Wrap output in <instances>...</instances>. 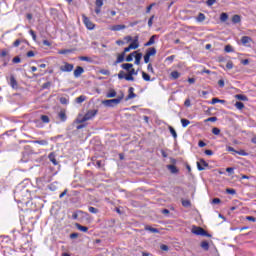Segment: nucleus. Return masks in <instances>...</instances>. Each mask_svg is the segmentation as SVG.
<instances>
[{"label":"nucleus","mask_w":256,"mask_h":256,"mask_svg":"<svg viewBox=\"0 0 256 256\" xmlns=\"http://www.w3.org/2000/svg\"><path fill=\"white\" fill-rule=\"evenodd\" d=\"M124 97L125 94L122 93L117 98L102 101V105H104V107H116V105H119V103L123 101Z\"/></svg>","instance_id":"f257e3e1"},{"label":"nucleus","mask_w":256,"mask_h":256,"mask_svg":"<svg viewBox=\"0 0 256 256\" xmlns=\"http://www.w3.org/2000/svg\"><path fill=\"white\" fill-rule=\"evenodd\" d=\"M153 19H155V16H151L148 20V27H153Z\"/></svg>","instance_id":"4d7b16f0"},{"label":"nucleus","mask_w":256,"mask_h":256,"mask_svg":"<svg viewBox=\"0 0 256 256\" xmlns=\"http://www.w3.org/2000/svg\"><path fill=\"white\" fill-rule=\"evenodd\" d=\"M212 133H213V135H220L221 134V129H219L217 127H214L212 129Z\"/></svg>","instance_id":"c03bdc74"},{"label":"nucleus","mask_w":256,"mask_h":256,"mask_svg":"<svg viewBox=\"0 0 256 256\" xmlns=\"http://www.w3.org/2000/svg\"><path fill=\"white\" fill-rule=\"evenodd\" d=\"M160 249H161L162 251H169V246H167V245H165V244H162V245L160 246Z\"/></svg>","instance_id":"e2e57ef3"},{"label":"nucleus","mask_w":256,"mask_h":256,"mask_svg":"<svg viewBox=\"0 0 256 256\" xmlns=\"http://www.w3.org/2000/svg\"><path fill=\"white\" fill-rule=\"evenodd\" d=\"M185 107H191V100L187 98L184 102Z\"/></svg>","instance_id":"0e129e2a"},{"label":"nucleus","mask_w":256,"mask_h":256,"mask_svg":"<svg viewBox=\"0 0 256 256\" xmlns=\"http://www.w3.org/2000/svg\"><path fill=\"white\" fill-rule=\"evenodd\" d=\"M226 193H228V195H235L237 191L233 188H228L226 189Z\"/></svg>","instance_id":"37998d69"},{"label":"nucleus","mask_w":256,"mask_h":256,"mask_svg":"<svg viewBox=\"0 0 256 256\" xmlns=\"http://www.w3.org/2000/svg\"><path fill=\"white\" fill-rule=\"evenodd\" d=\"M79 59H80V61H86L87 63H93V59L91 57L80 56Z\"/></svg>","instance_id":"cd10ccee"},{"label":"nucleus","mask_w":256,"mask_h":256,"mask_svg":"<svg viewBox=\"0 0 256 256\" xmlns=\"http://www.w3.org/2000/svg\"><path fill=\"white\" fill-rule=\"evenodd\" d=\"M135 88H133V87H130L129 89H128V96L126 97V101H129V99H135V97H137V94H135Z\"/></svg>","instance_id":"1a4fd4ad"},{"label":"nucleus","mask_w":256,"mask_h":256,"mask_svg":"<svg viewBox=\"0 0 256 256\" xmlns=\"http://www.w3.org/2000/svg\"><path fill=\"white\" fill-rule=\"evenodd\" d=\"M96 7L102 8L103 7V0H96Z\"/></svg>","instance_id":"13d9d810"},{"label":"nucleus","mask_w":256,"mask_h":256,"mask_svg":"<svg viewBox=\"0 0 256 256\" xmlns=\"http://www.w3.org/2000/svg\"><path fill=\"white\" fill-rule=\"evenodd\" d=\"M145 230H146V231H150V233H159V229L153 228V227H151V226H146V227H145Z\"/></svg>","instance_id":"c85d7f7f"},{"label":"nucleus","mask_w":256,"mask_h":256,"mask_svg":"<svg viewBox=\"0 0 256 256\" xmlns=\"http://www.w3.org/2000/svg\"><path fill=\"white\" fill-rule=\"evenodd\" d=\"M75 227L78 229V231H82V233H87L89 231V228L87 226H83L79 223H76Z\"/></svg>","instance_id":"f8f14e48"},{"label":"nucleus","mask_w":256,"mask_h":256,"mask_svg":"<svg viewBox=\"0 0 256 256\" xmlns=\"http://www.w3.org/2000/svg\"><path fill=\"white\" fill-rule=\"evenodd\" d=\"M37 145H49V142L47 140H36L34 141Z\"/></svg>","instance_id":"a19ab883"},{"label":"nucleus","mask_w":256,"mask_h":256,"mask_svg":"<svg viewBox=\"0 0 256 256\" xmlns=\"http://www.w3.org/2000/svg\"><path fill=\"white\" fill-rule=\"evenodd\" d=\"M83 101H85V96L83 95L76 98V103H83Z\"/></svg>","instance_id":"603ef678"},{"label":"nucleus","mask_w":256,"mask_h":256,"mask_svg":"<svg viewBox=\"0 0 256 256\" xmlns=\"http://www.w3.org/2000/svg\"><path fill=\"white\" fill-rule=\"evenodd\" d=\"M73 69H74L73 64H70L67 62H65L64 65L60 66V71H62L63 73H71Z\"/></svg>","instance_id":"20e7f679"},{"label":"nucleus","mask_w":256,"mask_h":256,"mask_svg":"<svg viewBox=\"0 0 256 256\" xmlns=\"http://www.w3.org/2000/svg\"><path fill=\"white\" fill-rule=\"evenodd\" d=\"M142 79L144 81H151V76L147 72L142 71Z\"/></svg>","instance_id":"7c9ffc66"},{"label":"nucleus","mask_w":256,"mask_h":256,"mask_svg":"<svg viewBox=\"0 0 256 256\" xmlns=\"http://www.w3.org/2000/svg\"><path fill=\"white\" fill-rule=\"evenodd\" d=\"M181 124H182V127H187L188 125H191V121L185 119V118H182L181 119Z\"/></svg>","instance_id":"72a5a7b5"},{"label":"nucleus","mask_w":256,"mask_h":256,"mask_svg":"<svg viewBox=\"0 0 256 256\" xmlns=\"http://www.w3.org/2000/svg\"><path fill=\"white\" fill-rule=\"evenodd\" d=\"M205 121V123H209V122H211V123H215V121H217V117H210V118H208V119H206V120H204Z\"/></svg>","instance_id":"de8ad7c7"},{"label":"nucleus","mask_w":256,"mask_h":256,"mask_svg":"<svg viewBox=\"0 0 256 256\" xmlns=\"http://www.w3.org/2000/svg\"><path fill=\"white\" fill-rule=\"evenodd\" d=\"M232 22H233V23H241V16H239V15H234V16L232 17Z\"/></svg>","instance_id":"58836bf2"},{"label":"nucleus","mask_w":256,"mask_h":256,"mask_svg":"<svg viewBox=\"0 0 256 256\" xmlns=\"http://www.w3.org/2000/svg\"><path fill=\"white\" fill-rule=\"evenodd\" d=\"M107 99H113V97H117V91L115 89H110L106 94Z\"/></svg>","instance_id":"ddd939ff"},{"label":"nucleus","mask_w":256,"mask_h":256,"mask_svg":"<svg viewBox=\"0 0 256 256\" xmlns=\"http://www.w3.org/2000/svg\"><path fill=\"white\" fill-rule=\"evenodd\" d=\"M125 72L123 70H121L119 73H118V79H125Z\"/></svg>","instance_id":"864d4df0"},{"label":"nucleus","mask_w":256,"mask_h":256,"mask_svg":"<svg viewBox=\"0 0 256 256\" xmlns=\"http://www.w3.org/2000/svg\"><path fill=\"white\" fill-rule=\"evenodd\" d=\"M235 153L241 155L242 157H247V155H249V153L245 152V150L236 151Z\"/></svg>","instance_id":"a18cd8bd"},{"label":"nucleus","mask_w":256,"mask_h":256,"mask_svg":"<svg viewBox=\"0 0 256 256\" xmlns=\"http://www.w3.org/2000/svg\"><path fill=\"white\" fill-rule=\"evenodd\" d=\"M58 117H59L60 121H67V114H65V111H60L58 113Z\"/></svg>","instance_id":"5701e85b"},{"label":"nucleus","mask_w":256,"mask_h":256,"mask_svg":"<svg viewBox=\"0 0 256 256\" xmlns=\"http://www.w3.org/2000/svg\"><path fill=\"white\" fill-rule=\"evenodd\" d=\"M215 3H217V0H207L206 1V5L208 7H212V5H215Z\"/></svg>","instance_id":"09e8293b"},{"label":"nucleus","mask_w":256,"mask_h":256,"mask_svg":"<svg viewBox=\"0 0 256 256\" xmlns=\"http://www.w3.org/2000/svg\"><path fill=\"white\" fill-rule=\"evenodd\" d=\"M147 71H148L149 73H155V70L153 69V65H152V64H148V66H147Z\"/></svg>","instance_id":"5fc2aeb1"},{"label":"nucleus","mask_w":256,"mask_h":256,"mask_svg":"<svg viewBox=\"0 0 256 256\" xmlns=\"http://www.w3.org/2000/svg\"><path fill=\"white\" fill-rule=\"evenodd\" d=\"M95 115H97V110H89L83 117L79 116L77 118V123H85V121H91Z\"/></svg>","instance_id":"f03ea898"},{"label":"nucleus","mask_w":256,"mask_h":256,"mask_svg":"<svg viewBox=\"0 0 256 256\" xmlns=\"http://www.w3.org/2000/svg\"><path fill=\"white\" fill-rule=\"evenodd\" d=\"M201 248L204 249V251H209V242L203 241L201 243Z\"/></svg>","instance_id":"473e14b6"},{"label":"nucleus","mask_w":256,"mask_h":256,"mask_svg":"<svg viewBox=\"0 0 256 256\" xmlns=\"http://www.w3.org/2000/svg\"><path fill=\"white\" fill-rule=\"evenodd\" d=\"M235 99H238V101H249V98L243 94H236Z\"/></svg>","instance_id":"aec40b11"},{"label":"nucleus","mask_w":256,"mask_h":256,"mask_svg":"<svg viewBox=\"0 0 256 256\" xmlns=\"http://www.w3.org/2000/svg\"><path fill=\"white\" fill-rule=\"evenodd\" d=\"M205 19H206L205 14L199 13L198 16H197V18H196V21H197L198 23H203V21H205Z\"/></svg>","instance_id":"393cba45"},{"label":"nucleus","mask_w":256,"mask_h":256,"mask_svg":"<svg viewBox=\"0 0 256 256\" xmlns=\"http://www.w3.org/2000/svg\"><path fill=\"white\" fill-rule=\"evenodd\" d=\"M226 69H233V62L232 61L227 62Z\"/></svg>","instance_id":"052dcab7"},{"label":"nucleus","mask_w":256,"mask_h":256,"mask_svg":"<svg viewBox=\"0 0 256 256\" xmlns=\"http://www.w3.org/2000/svg\"><path fill=\"white\" fill-rule=\"evenodd\" d=\"M123 29H127V26L125 25H114L111 28V31H121Z\"/></svg>","instance_id":"6ab92c4d"},{"label":"nucleus","mask_w":256,"mask_h":256,"mask_svg":"<svg viewBox=\"0 0 256 256\" xmlns=\"http://www.w3.org/2000/svg\"><path fill=\"white\" fill-rule=\"evenodd\" d=\"M40 120L42 121V123H49L51 121L49 119V116H47V115H41Z\"/></svg>","instance_id":"2f4dec72"},{"label":"nucleus","mask_w":256,"mask_h":256,"mask_svg":"<svg viewBox=\"0 0 256 256\" xmlns=\"http://www.w3.org/2000/svg\"><path fill=\"white\" fill-rule=\"evenodd\" d=\"M167 169L170 170V173H172L174 175L179 173V169L176 168V166L173 164L167 165Z\"/></svg>","instance_id":"4468645a"},{"label":"nucleus","mask_w":256,"mask_h":256,"mask_svg":"<svg viewBox=\"0 0 256 256\" xmlns=\"http://www.w3.org/2000/svg\"><path fill=\"white\" fill-rule=\"evenodd\" d=\"M206 167H209V163H207L205 160L200 159V161L197 162L198 171H205Z\"/></svg>","instance_id":"423d86ee"},{"label":"nucleus","mask_w":256,"mask_h":256,"mask_svg":"<svg viewBox=\"0 0 256 256\" xmlns=\"http://www.w3.org/2000/svg\"><path fill=\"white\" fill-rule=\"evenodd\" d=\"M224 51L226 53H233V46L232 45H226Z\"/></svg>","instance_id":"79ce46f5"},{"label":"nucleus","mask_w":256,"mask_h":256,"mask_svg":"<svg viewBox=\"0 0 256 256\" xmlns=\"http://www.w3.org/2000/svg\"><path fill=\"white\" fill-rule=\"evenodd\" d=\"M88 211H89V213H93L94 215H97V213H99V209H97V208H95L93 206H90L88 208Z\"/></svg>","instance_id":"4c0bfd02"},{"label":"nucleus","mask_w":256,"mask_h":256,"mask_svg":"<svg viewBox=\"0 0 256 256\" xmlns=\"http://www.w3.org/2000/svg\"><path fill=\"white\" fill-rule=\"evenodd\" d=\"M229 19V15H227V13H222L220 15V21H222V23H225V21H227Z\"/></svg>","instance_id":"c9c22d12"},{"label":"nucleus","mask_w":256,"mask_h":256,"mask_svg":"<svg viewBox=\"0 0 256 256\" xmlns=\"http://www.w3.org/2000/svg\"><path fill=\"white\" fill-rule=\"evenodd\" d=\"M235 107H236V109L241 111V110L245 109V104H243V102L238 101V102L235 103Z\"/></svg>","instance_id":"a878e982"},{"label":"nucleus","mask_w":256,"mask_h":256,"mask_svg":"<svg viewBox=\"0 0 256 256\" xmlns=\"http://www.w3.org/2000/svg\"><path fill=\"white\" fill-rule=\"evenodd\" d=\"M212 203H213V205H219V203H221V199H219V198H214V199L212 200Z\"/></svg>","instance_id":"bf43d9fd"},{"label":"nucleus","mask_w":256,"mask_h":256,"mask_svg":"<svg viewBox=\"0 0 256 256\" xmlns=\"http://www.w3.org/2000/svg\"><path fill=\"white\" fill-rule=\"evenodd\" d=\"M13 63H21V58L19 56H16L13 58Z\"/></svg>","instance_id":"338daca9"},{"label":"nucleus","mask_w":256,"mask_h":256,"mask_svg":"<svg viewBox=\"0 0 256 256\" xmlns=\"http://www.w3.org/2000/svg\"><path fill=\"white\" fill-rule=\"evenodd\" d=\"M83 73H85V69L81 66H78L75 70H74V77L76 79H79V77H81V75H83Z\"/></svg>","instance_id":"0eeeda50"},{"label":"nucleus","mask_w":256,"mask_h":256,"mask_svg":"<svg viewBox=\"0 0 256 256\" xmlns=\"http://www.w3.org/2000/svg\"><path fill=\"white\" fill-rule=\"evenodd\" d=\"M155 37H157V35L151 36L149 41L145 44V46L146 47H151V45L155 44Z\"/></svg>","instance_id":"b1692460"},{"label":"nucleus","mask_w":256,"mask_h":256,"mask_svg":"<svg viewBox=\"0 0 256 256\" xmlns=\"http://www.w3.org/2000/svg\"><path fill=\"white\" fill-rule=\"evenodd\" d=\"M135 54H137V51L132 52L130 55L126 57L127 63H131L133 61V58L135 57Z\"/></svg>","instance_id":"bb28decb"},{"label":"nucleus","mask_w":256,"mask_h":256,"mask_svg":"<svg viewBox=\"0 0 256 256\" xmlns=\"http://www.w3.org/2000/svg\"><path fill=\"white\" fill-rule=\"evenodd\" d=\"M76 49L75 48H72V49H62V50H59L58 53L59 55H69L71 53H75Z\"/></svg>","instance_id":"9b49d317"},{"label":"nucleus","mask_w":256,"mask_h":256,"mask_svg":"<svg viewBox=\"0 0 256 256\" xmlns=\"http://www.w3.org/2000/svg\"><path fill=\"white\" fill-rule=\"evenodd\" d=\"M246 221H252V223H255L256 218L253 217V216H247V217H246Z\"/></svg>","instance_id":"680f3d73"},{"label":"nucleus","mask_w":256,"mask_h":256,"mask_svg":"<svg viewBox=\"0 0 256 256\" xmlns=\"http://www.w3.org/2000/svg\"><path fill=\"white\" fill-rule=\"evenodd\" d=\"M129 46L131 49H139V36H136Z\"/></svg>","instance_id":"9d476101"},{"label":"nucleus","mask_w":256,"mask_h":256,"mask_svg":"<svg viewBox=\"0 0 256 256\" xmlns=\"http://www.w3.org/2000/svg\"><path fill=\"white\" fill-rule=\"evenodd\" d=\"M153 7H155V3L150 4V5L146 8V13H151V10L153 9Z\"/></svg>","instance_id":"6e6d98bb"},{"label":"nucleus","mask_w":256,"mask_h":256,"mask_svg":"<svg viewBox=\"0 0 256 256\" xmlns=\"http://www.w3.org/2000/svg\"><path fill=\"white\" fill-rule=\"evenodd\" d=\"M82 18H83V23L87 27V29H90V30L95 29V24H93V22H91V20H89L87 16H85V14L82 15Z\"/></svg>","instance_id":"39448f33"},{"label":"nucleus","mask_w":256,"mask_h":256,"mask_svg":"<svg viewBox=\"0 0 256 256\" xmlns=\"http://www.w3.org/2000/svg\"><path fill=\"white\" fill-rule=\"evenodd\" d=\"M170 76L172 77V79H179V77H181V73L177 71H172Z\"/></svg>","instance_id":"c756f323"},{"label":"nucleus","mask_w":256,"mask_h":256,"mask_svg":"<svg viewBox=\"0 0 256 256\" xmlns=\"http://www.w3.org/2000/svg\"><path fill=\"white\" fill-rule=\"evenodd\" d=\"M183 207H191V201L189 200H182Z\"/></svg>","instance_id":"49530a36"},{"label":"nucleus","mask_w":256,"mask_h":256,"mask_svg":"<svg viewBox=\"0 0 256 256\" xmlns=\"http://www.w3.org/2000/svg\"><path fill=\"white\" fill-rule=\"evenodd\" d=\"M29 33H30V35H31V37H32V39H33V41H37V35L35 34V31L30 30Z\"/></svg>","instance_id":"3c124183"},{"label":"nucleus","mask_w":256,"mask_h":256,"mask_svg":"<svg viewBox=\"0 0 256 256\" xmlns=\"http://www.w3.org/2000/svg\"><path fill=\"white\" fill-rule=\"evenodd\" d=\"M146 54H148L150 57H153L155 55H157V49L155 48H149L148 51L146 52Z\"/></svg>","instance_id":"4be33fe9"},{"label":"nucleus","mask_w":256,"mask_h":256,"mask_svg":"<svg viewBox=\"0 0 256 256\" xmlns=\"http://www.w3.org/2000/svg\"><path fill=\"white\" fill-rule=\"evenodd\" d=\"M149 59H151V56L148 54L144 55V63H149Z\"/></svg>","instance_id":"69168bd1"},{"label":"nucleus","mask_w":256,"mask_h":256,"mask_svg":"<svg viewBox=\"0 0 256 256\" xmlns=\"http://www.w3.org/2000/svg\"><path fill=\"white\" fill-rule=\"evenodd\" d=\"M122 69H124L125 71H131L133 69V64L131 63H125L121 65Z\"/></svg>","instance_id":"a211bd4d"},{"label":"nucleus","mask_w":256,"mask_h":256,"mask_svg":"<svg viewBox=\"0 0 256 256\" xmlns=\"http://www.w3.org/2000/svg\"><path fill=\"white\" fill-rule=\"evenodd\" d=\"M169 131L174 139H177V131L172 126H169Z\"/></svg>","instance_id":"f704fd0d"},{"label":"nucleus","mask_w":256,"mask_h":256,"mask_svg":"<svg viewBox=\"0 0 256 256\" xmlns=\"http://www.w3.org/2000/svg\"><path fill=\"white\" fill-rule=\"evenodd\" d=\"M124 79H125L126 81H135V77H133L132 74L129 73V72H128V74H126V75L124 76Z\"/></svg>","instance_id":"e433bc0d"},{"label":"nucleus","mask_w":256,"mask_h":256,"mask_svg":"<svg viewBox=\"0 0 256 256\" xmlns=\"http://www.w3.org/2000/svg\"><path fill=\"white\" fill-rule=\"evenodd\" d=\"M191 233L200 237H211V234L207 233L205 229L199 226H192Z\"/></svg>","instance_id":"7ed1b4c3"},{"label":"nucleus","mask_w":256,"mask_h":256,"mask_svg":"<svg viewBox=\"0 0 256 256\" xmlns=\"http://www.w3.org/2000/svg\"><path fill=\"white\" fill-rule=\"evenodd\" d=\"M100 73H101V75H107V76L111 75V72L107 69L100 70Z\"/></svg>","instance_id":"8fccbe9b"},{"label":"nucleus","mask_w":256,"mask_h":256,"mask_svg":"<svg viewBox=\"0 0 256 256\" xmlns=\"http://www.w3.org/2000/svg\"><path fill=\"white\" fill-rule=\"evenodd\" d=\"M10 87H12V89H18L19 88V84L17 83V80L15 79V76L11 75L10 76Z\"/></svg>","instance_id":"6e6552de"},{"label":"nucleus","mask_w":256,"mask_h":256,"mask_svg":"<svg viewBox=\"0 0 256 256\" xmlns=\"http://www.w3.org/2000/svg\"><path fill=\"white\" fill-rule=\"evenodd\" d=\"M77 237H79V233L70 234V239H77Z\"/></svg>","instance_id":"774afa93"},{"label":"nucleus","mask_w":256,"mask_h":256,"mask_svg":"<svg viewBox=\"0 0 256 256\" xmlns=\"http://www.w3.org/2000/svg\"><path fill=\"white\" fill-rule=\"evenodd\" d=\"M48 158H49V161L53 163V165H59V162H57V159H55V153L51 152Z\"/></svg>","instance_id":"dca6fc26"},{"label":"nucleus","mask_w":256,"mask_h":256,"mask_svg":"<svg viewBox=\"0 0 256 256\" xmlns=\"http://www.w3.org/2000/svg\"><path fill=\"white\" fill-rule=\"evenodd\" d=\"M0 57H9V51L7 49L0 50Z\"/></svg>","instance_id":"ea45409f"},{"label":"nucleus","mask_w":256,"mask_h":256,"mask_svg":"<svg viewBox=\"0 0 256 256\" xmlns=\"http://www.w3.org/2000/svg\"><path fill=\"white\" fill-rule=\"evenodd\" d=\"M125 61V53L119 54L117 57V60L114 62V65H117L119 63H123Z\"/></svg>","instance_id":"f3484780"},{"label":"nucleus","mask_w":256,"mask_h":256,"mask_svg":"<svg viewBox=\"0 0 256 256\" xmlns=\"http://www.w3.org/2000/svg\"><path fill=\"white\" fill-rule=\"evenodd\" d=\"M241 43L242 45H247L248 43H251V37L249 36H243L241 38Z\"/></svg>","instance_id":"412c9836"},{"label":"nucleus","mask_w":256,"mask_h":256,"mask_svg":"<svg viewBox=\"0 0 256 256\" xmlns=\"http://www.w3.org/2000/svg\"><path fill=\"white\" fill-rule=\"evenodd\" d=\"M134 57H135V65H141V59H143V54L136 52V55Z\"/></svg>","instance_id":"2eb2a0df"}]
</instances>
